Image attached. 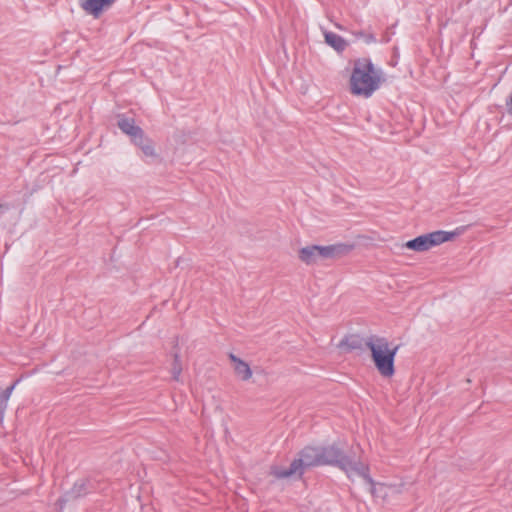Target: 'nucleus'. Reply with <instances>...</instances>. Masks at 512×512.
Wrapping results in <instances>:
<instances>
[{
	"mask_svg": "<svg viewBox=\"0 0 512 512\" xmlns=\"http://www.w3.org/2000/svg\"><path fill=\"white\" fill-rule=\"evenodd\" d=\"M321 465L337 467L348 478L353 476L362 477L370 486V492L374 493L375 482L369 475V468L360 461L354 453L346 454L335 443L327 446H320Z\"/></svg>",
	"mask_w": 512,
	"mask_h": 512,
	"instance_id": "f257e3e1",
	"label": "nucleus"
},
{
	"mask_svg": "<svg viewBox=\"0 0 512 512\" xmlns=\"http://www.w3.org/2000/svg\"><path fill=\"white\" fill-rule=\"evenodd\" d=\"M382 79V70L376 69L369 58H359L354 61L350 78L351 92L369 98L380 87Z\"/></svg>",
	"mask_w": 512,
	"mask_h": 512,
	"instance_id": "f03ea898",
	"label": "nucleus"
},
{
	"mask_svg": "<svg viewBox=\"0 0 512 512\" xmlns=\"http://www.w3.org/2000/svg\"><path fill=\"white\" fill-rule=\"evenodd\" d=\"M365 347L371 352V359L383 377H392L395 374V357L399 350V345L390 347L387 338L371 335L366 338Z\"/></svg>",
	"mask_w": 512,
	"mask_h": 512,
	"instance_id": "7ed1b4c3",
	"label": "nucleus"
},
{
	"mask_svg": "<svg viewBox=\"0 0 512 512\" xmlns=\"http://www.w3.org/2000/svg\"><path fill=\"white\" fill-rule=\"evenodd\" d=\"M317 466H322L320 446H306L299 452V458L294 459L289 467L272 466L271 475L276 479H300L305 468Z\"/></svg>",
	"mask_w": 512,
	"mask_h": 512,
	"instance_id": "20e7f679",
	"label": "nucleus"
},
{
	"mask_svg": "<svg viewBox=\"0 0 512 512\" xmlns=\"http://www.w3.org/2000/svg\"><path fill=\"white\" fill-rule=\"evenodd\" d=\"M455 235V232L438 230L407 241L405 247L416 252H424L451 240Z\"/></svg>",
	"mask_w": 512,
	"mask_h": 512,
	"instance_id": "39448f33",
	"label": "nucleus"
},
{
	"mask_svg": "<svg viewBox=\"0 0 512 512\" xmlns=\"http://www.w3.org/2000/svg\"><path fill=\"white\" fill-rule=\"evenodd\" d=\"M353 246L336 243L327 246L317 245V251L319 259H335L348 254L352 250Z\"/></svg>",
	"mask_w": 512,
	"mask_h": 512,
	"instance_id": "423d86ee",
	"label": "nucleus"
},
{
	"mask_svg": "<svg viewBox=\"0 0 512 512\" xmlns=\"http://www.w3.org/2000/svg\"><path fill=\"white\" fill-rule=\"evenodd\" d=\"M118 128L126 135L130 137V140L134 137L140 136V133H142V128L135 124V120L130 117H126L124 115L119 116L118 122H117Z\"/></svg>",
	"mask_w": 512,
	"mask_h": 512,
	"instance_id": "0eeeda50",
	"label": "nucleus"
},
{
	"mask_svg": "<svg viewBox=\"0 0 512 512\" xmlns=\"http://www.w3.org/2000/svg\"><path fill=\"white\" fill-rule=\"evenodd\" d=\"M92 489L91 483L87 479L77 480L73 487L66 493L67 500L76 499L87 495Z\"/></svg>",
	"mask_w": 512,
	"mask_h": 512,
	"instance_id": "6e6552de",
	"label": "nucleus"
},
{
	"mask_svg": "<svg viewBox=\"0 0 512 512\" xmlns=\"http://www.w3.org/2000/svg\"><path fill=\"white\" fill-rule=\"evenodd\" d=\"M366 339H363L359 335H348L345 336L339 343L340 348H344L347 351L363 350Z\"/></svg>",
	"mask_w": 512,
	"mask_h": 512,
	"instance_id": "1a4fd4ad",
	"label": "nucleus"
},
{
	"mask_svg": "<svg viewBox=\"0 0 512 512\" xmlns=\"http://www.w3.org/2000/svg\"><path fill=\"white\" fill-rule=\"evenodd\" d=\"M324 37L325 42L339 53L343 52L348 45V43L342 36L334 32H325Z\"/></svg>",
	"mask_w": 512,
	"mask_h": 512,
	"instance_id": "9d476101",
	"label": "nucleus"
},
{
	"mask_svg": "<svg viewBox=\"0 0 512 512\" xmlns=\"http://www.w3.org/2000/svg\"><path fill=\"white\" fill-rule=\"evenodd\" d=\"M230 359L235 363L234 370L236 374L244 381L248 380L252 376V371L250 366L241 360L240 358L236 357L233 354H230Z\"/></svg>",
	"mask_w": 512,
	"mask_h": 512,
	"instance_id": "9b49d317",
	"label": "nucleus"
},
{
	"mask_svg": "<svg viewBox=\"0 0 512 512\" xmlns=\"http://www.w3.org/2000/svg\"><path fill=\"white\" fill-rule=\"evenodd\" d=\"M299 259L307 265L317 262L319 259L317 245L306 246L300 249Z\"/></svg>",
	"mask_w": 512,
	"mask_h": 512,
	"instance_id": "f8f14e48",
	"label": "nucleus"
},
{
	"mask_svg": "<svg viewBox=\"0 0 512 512\" xmlns=\"http://www.w3.org/2000/svg\"><path fill=\"white\" fill-rule=\"evenodd\" d=\"M80 7L89 15L98 18L101 15L100 0H80Z\"/></svg>",
	"mask_w": 512,
	"mask_h": 512,
	"instance_id": "ddd939ff",
	"label": "nucleus"
},
{
	"mask_svg": "<svg viewBox=\"0 0 512 512\" xmlns=\"http://www.w3.org/2000/svg\"><path fill=\"white\" fill-rule=\"evenodd\" d=\"M19 379L8 386L2 393H0V421H2L4 417L5 410L7 409L8 400L15 389L16 385L19 383Z\"/></svg>",
	"mask_w": 512,
	"mask_h": 512,
	"instance_id": "4468645a",
	"label": "nucleus"
},
{
	"mask_svg": "<svg viewBox=\"0 0 512 512\" xmlns=\"http://www.w3.org/2000/svg\"><path fill=\"white\" fill-rule=\"evenodd\" d=\"M353 35L357 39H362L366 44H371L376 42V37L372 33H365L363 31H355Z\"/></svg>",
	"mask_w": 512,
	"mask_h": 512,
	"instance_id": "2eb2a0df",
	"label": "nucleus"
},
{
	"mask_svg": "<svg viewBox=\"0 0 512 512\" xmlns=\"http://www.w3.org/2000/svg\"><path fill=\"white\" fill-rule=\"evenodd\" d=\"M181 371H182V366H181V363H180L179 355L175 354V356H174V364H173V367H172V377H173L174 380H176V381L179 380Z\"/></svg>",
	"mask_w": 512,
	"mask_h": 512,
	"instance_id": "dca6fc26",
	"label": "nucleus"
},
{
	"mask_svg": "<svg viewBox=\"0 0 512 512\" xmlns=\"http://www.w3.org/2000/svg\"><path fill=\"white\" fill-rule=\"evenodd\" d=\"M140 150L142 151L145 157L155 158L157 156L153 141L149 142L148 144L142 145Z\"/></svg>",
	"mask_w": 512,
	"mask_h": 512,
	"instance_id": "f3484780",
	"label": "nucleus"
},
{
	"mask_svg": "<svg viewBox=\"0 0 512 512\" xmlns=\"http://www.w3.org/2000/svg\"><path fill=\"white\" fill-rule=\"evenodd\" d=\"M152 140L150 138H148L144 131L142 130V133H140V136L138 137L137 136H134L132 139H131V142L137 146L139 149L142 147V145H145V144H148L149 142H151Z\"/></svg>",
	"mask_w": 512,
	"mask_h": 512,
	"instance_id": "a211bd4d",
	"label": "nucleus"
},
{
	"mask_svg": "<svg viewBox=\"0 0 512 512\" xmlns=\"http://www.w3.org/2000/svg\"><path fill=\"white\" fill-rule=\"evenodd\" d=\"M114 3L113 0H100V11L103 12L104 9L109 8Z\"/></svg>",
	"mask_w": 512,
	"mask_h": 512,
	"instance_id": "6ab92c4d",
	"label": "nucleus"
},
{
	"mask_svg": "<svg viewBox=\"0 0 512 512\" xmlns=\"http://www.w3.org/2000/svg\"><path fill=\"white\" fill-rule=\"evenodd\" d=\"M507 105H508V107H509V108H508L509 113H511V114H512V96H511L510 103H507Z\"/></svg>",
	"mask_w": 512,
	"mask_h": 512,
	"instance_id": "aec40b11",
	"label": "nucleus"
}]
</instances>
